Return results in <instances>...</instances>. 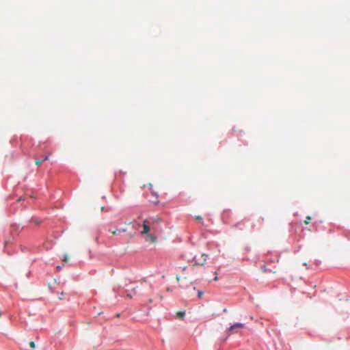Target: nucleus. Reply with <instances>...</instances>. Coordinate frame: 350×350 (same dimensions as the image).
Listing matches in <instances>:
<instances>
[{
    "mask_svg": "<svg viewBox=\"0 0 350 350\" xmlns=\"http://www.w3.org/2000/svg\"><path fill=\"white\" fill-rule=\"evenodd\" d=\"M161 219L158 217H151L144 220L142 225V230L140 232L141 234L146 235V241L149 243H154L157 240V237L154 232L157 231L156 226L160 224Z\"/></svg>",
    "mask_w": 350,
    "mask_h": 350,
    "instance_id": "obj_1",
    "label": "nucleus"
},
{
    "mask_svg": "<svg viewBox=\"0 0 350 350\" xmlns=\"http://www.w3.org/2000/svg\"><path fill=\"white\" fill-rule=\"evenodd\" d=\"M244 327H245V324L240 323H234L232 325H231L227 329V333L230 336V335H231L232 334H234V333L237 332V329H241V328H244Z\"/></svg>",
    "mask_w": 350,
    "mask_h": 350,
    "instance_id": "obj_2",
    "label": "nucleus"
},
{
    "mask_svg": "<svg viewBox=\"0 0 350 350\" xmlns=\"http://www.w3.org/2000/svg\"><path fill=\"white\" fill-rule=\"evenodd\" d=\"M207 255L205 254H202L200 258H197L196 256L194 257L195 264L198 265H204L207 260Z\"/></svg>",
    "mask_w": 350,
    "mask_h": 350,
    "instance_id": "obj_3",
    "label": "nucleus"
},
{
    "mask_svg": "<svg viewBox=\"0 0 350 350\" xmlns=\"http://www.w3.org/2000/svg\"><path fill=\"white\" fill-rule=\"evenodd\" d=\"M185 316V311H178L176 314V318L178 319H183V318Z\"/></svg>",
    "mask_w": 350,
    "mask_h": 350,
    "instance_id": "obj_4",
    "label": "nucleus"
},
{
    "mask_svg": "<svg viewBox=\"0 0 350 350\" xmlns=\"http://www.w3.org/2000/svg\"><path fill=\"white\" fill-rule=\"evenodd\" d=\"M48 159H49V155H46V156H45L44 157H43V159H40H40H36V160L35 161V163H36V165H40L43 161H47Z\"/></svg>",
    "mask_w": 350,
    "mask_h": 350,
    "instance_id": "obj_5",
    "label": "nucleus"
},
{
    "mask_svg": "<svg viewBox=\"0 0 350 350\" xmlns=\"http://www.w3.org/2000/svg\"><path fill=\"white\" fill-rule=\"evenodd\" d=\"M310 219H311V217L310 216H307L306 217V219L304 221V224H308Z\"/></svg>",
    "mask_w": 350,
    "mask_h": 350,
    "instance_id": "obj_6",
    "label": "nucleus"
},
{
    "mask_svg": "<svg viewBox=\"0 0 350 350\" xmlns=\"http://www.w3.org/2000/svg\"><path fill=\"white\" fill-rule=\"evenodd\" d=\"M31 221L35 223L36 224H40V221L36 218H32L31 219Z\"/></svg>",
    "mask_w": 350,
    "mask_h": 350,
    "instance_id": "obj_7",
    "label": "nucleus"
},
{
    "mask_svg": "<svg viewBox=\"0 0 350 350\" xmlns=\"http://www.w3.org/2000/svg\"><path fill=\"white\" fill-rule=\"evenodd\" d=\"M29 346H30V347H31V348H33H33H35V347H36V344H35V342H34L33 341H31V342H29Z\"/></svg>",
    "mask_w": 350,
    "mask_h": 350,
    "instance_id": "obj_8",
    "label": "nucleus"
},
{
    "mask_svg": "<svg viewBox=\"0 0 350 350\" xmlns=\"http://www.w3.org/2000/svg\"><path fill=\"white\" fill-rule=\"evenodd\" d=\"M68 259H69L68 256L67 254L64 255L63 260L65 262H67L68 260Z\"/></svg>",
    "mask_w": 350,
    "mask_h": 350,
    "instance_id": "obj_9",
    "label": "nucleus"
},
{
    "mask_svg": "<svg viewBox=\"0 0 350 350\" xmlns=\"http://www.w3.org/2000/svg\"><path fill=\"white\" fill-rule=\"evenodd\" d=\"M202 295H203V292H202V291H198V297H199V298H201V297H202Z\"/></svg>",
    "mask_w": 350,
    "mask_h": 350,
    "instance_id": "obj_10",
    "label": "nucleus"
},
{
    "mask_svg": "<svg viewBox=\"0 0 350 350\" xmlns=\"http://www.w3.org/2000/svg\"><path fill=\"white\" fill-rule=\"evenodd\" d=\"M196 219L198 220V221H202V217L201 216H196Z\"/></svg>",
    "mask_w": 350,
    "mask_h": 350,
    "instance_id": "obj_11",
    "label": "nucleus"
},
{
    "mask_svg": "<svg viewBox=\"0 0 350 350\" xmlns=\"http://www.w3.org/2000/svg\"><path fill=\"white\" fill-rule=\"evenodd\" d=\"M111 233L113 234V235H116L118 233V230H113Z\"/></svg>",
    "mask_w": 350,
    "mask_h": 350,
    "instance_id": "obj_12",
    "label": "nucleus"
},
{
    "mask_svg": "<svg viewBox=\"0 0 350 350\" xmlns=\"http://www.w3.org/2000/svg\"><path fill=\"white\" fill-rule=\"evenodd\" d=\"M176 278L177 281H178V282L180 280V277L178 275H176Z\"/></svg>",
    "mask_w": 350,
    "mask_h": 350,
    "instance_id": "obj_13",
    "label": "nucleus"
},
{
    "mask_svg": "<svg viewBox=\"0 0 350 350\" xmlns=\"http://www.w3.org/2000/svg\"><path fill=\"white\" fill-rule=\"evenodd\" d=\"M181 269H182V271H185V270L187 269V267H186V266L183 267L181 268Z\"/></svg>",
    "mask_w": 350,
    "mask_h": 350,
    "instance_id": "obj_14",
    "label": "nucleus"
},
{
    "mask_svg": "<svg viewBox=\"0 0 350 350\" xmlns=\"http://www.w3.org/2000/svg\"><path fill=\"white\" fill-rule=\"evenodd\" d=\"M63 295H64V293L62 292V293H61V295H60V296H59V299H62V297Z\"/></svg>",
    "mask_w": 350,
    "mask_h": 350,
    "instance_id": "obj_15",
    "label": "nucleus"
},
{
    "mask_svg": "<svg viewBox=\"0 0 350 350\" xmlns=\"http://www.w3.org/2000/svg\"><path fill=\"white\" fill-rule=\"evenodd\" d=\"M213 280H214L215 281H217V280H218V278L216 276V277H215V278H214V279H213Z\"/></svg>",
    "mask_w": 350,
    "mask_h": 350,
    "instance_id": "obj_16",
    "label": "nucleus"
},
{
    "mask_svg": "<svg viewBox=\"0 0 350 350\" xmlns=\"http://www.w3.org/2000/svg\"><path fill=\"white\" fill-rule=\"evenodd\" d=\"M224 312H227V309H226V308H225V309L224 310Z\"/></svg>",
    "mask_w": 350,
    "mask_h": 350,
    "instance_id": "obj_17",
    "label": "nucleus"
},
{
    "mask_svg": "<svg viewBox=\"0 0 350 350\" xmlns=\"http://www.w3.org/2000/svg\"><path fill=\"white\" fill-rule=\"evenodd\" d=\"M121 231H122V232H125V231H126V229H122Z\"/></svg>",
    "mask_w": 350,
    "mask_h": 350,
    "instance_id": "obj_18",
    "label": "nucleus"
},
{
    "mask_svg": "<svg viewBox=\"0 0 350 350\" xmlns=\"http://www.w3.org/2000/svg\"><path fill=\"white\" fill-rule=\"evenodd\" d=\"M127 296H128L129 297H130V298H131V297H131V295H127Z\"/></svg>",
    "mask_w": 350,
    "mask_h": 350,
    "instance_id": "obj_19",
    "label": "nucleus"
},
{
    "mask_svg": "<svg viewBox=\"0 0 350 350\" xmlns=\"http://www.w3.org/2000/svg\"><path fill=\"white\" fill-rule=\"evenodd\" d=\"M116 316H117L118 317H120V314H119V313H118V314H116Z\"/></svg>",
    "mask_w": 350,
    "mask_h": 350,
    "instance_id": "obj_20",
    "label": "nucleus"
}]
</instances>
